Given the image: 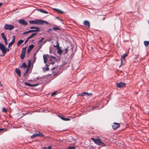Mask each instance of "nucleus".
Returning a JSON list of instances; mask_svg holds the SVG:
<instances>
[{
  "mask_svg": "<svg viewBox=\"0 0 149 149\" xmlns=\"http://www.w3.org/2000/svg\"><path fill=\"white\" fill-rule=\"evenodd\" d=\"M26 51V48H24L22 51V53L25 54Z\"/></svg>",
  "mask_w": 149,
  "mask_h": 149,
  "instance_id": "72a5a7b5",
  "label": "nucleus"
},
{
  "mask_svg": "<svg viewBox=\"0 0 149 149\" xmlns=\"http://www.w3.org/2000/svg\"><path fill=\"white\" fill-rule=\"evenodd\" d=\"M53 29L55 30H59V28L57 27H54L53 28Z\"/></svg>",
  "mask_w": 149,
  "mask_h": 149,
  "instance_id": "c9c22d12",
  "label": "nucleus"
},
{
  "mask_svg": "<svg viewBox=\"0 0 149 149\" xmlns=\"http://www.w3.org/2000/svg\"><path fill=\"white\" fill-rule=\"evenodd\" d=\"M27 41H25V43Z\"/></svg>",
  "mask_w": 149,
  "mask_h": 149,
  "instance_id": "4d7b16f0",
  "label": "nucleus"
},
{
  "mask_svg": "<svg viewBox=\"0 0 149 149\" xmlns=\"http://www.w3.org/2000/svg\"><path fill=\"white\" fill-rule=\"evenodd\" d=\"M34 47V45H31L29 46V48L31 50V49L33 48Z\"/></svg>",
  "mask_w": 149,
  "mask_h": 149,
  "instance_id": "7c9ffc66",
  "label": "nucleus"
},
{
  "mask_svg": "<svg viewBox=\"0 0 149 149\" xmlns=\"http://www.w3.org/2000/svg\"><path fill=\"white\" fill-rule=\"evenodd\" d=\"M4 129H3V128H0V132L2 131L3 130H4Z\"/></svg>",
  "mask_w": 149,
  "mask_h": 149,
  "instance_id": "de8ad7c7",
  "label": "nucleus"
},
{
  "mask_svg": "<svg viewBox=\"0 0 149 149\" xmlns=\"http://www.w3.org/2000/svg\"><path fill=\"white\" fill-rule=\"evenodd\" d=\"M57 49V52L58 54H61L62 53V50L61 49V48L60 47L58 48Z\"/></svg>",
  "mask_w": 149,
  "mask_h": 149,
  "instance_id": "6ab92c4d",
  "label": "nucleus"
},
{
  "mask_svg": "<svg viewBox=\"0 0 149 149\" xmlns=\"http://www.w3.org/2000/svg\"><path fill=\"white\" fill-rule=\"evenodd\" d=\"M45 44V43H43V44Z\"/></svg>",
  "mask_w": 149,
  "mask_h": 149,
  "instance_id": "680f3d73",
  "label": "nucleus"
},
{
  "mask_svg": "<svg viewBox=\"0 0 149 149\" xmlns=\"http://www.w3.org/2000/svg\"><path fill=\"white\" fill-rule=\"evenodd\" d=\"M84 24L86 26H88V28L90 27V24L89 21L87 20L85 21L84 22Z\"/></svg>",
  "mask_w": 149,
  "mask_h": 149,
  "instance_id": "9b49d317",
  "label": "nucleus"
},
{
  "mask_svg": "<svg viewBox=\"0 0 149 149\" xmlns=\"http://www.w3.org/2000/svg\"><path fill=\"white\" fill-rule=\"evenodd\" d=\"M59 19L61 21H62V20L61 19L59 18Z\"/></svg>",
  "mask_w": 149,
  "mask_h": 149,
  "instance_id": "5fc2aeb1",
  "label": "nucleus"
},
{
  "mask_svg": "<svg viewBox=\"0 0 149 149\" xmlns=\"http://www.w3.org/2000/svg\"><path fill=\"white\" fill-rule=\"evenodd\" d=\"M91 139L93 140L95 144L97 145L101 146L103 147H104L106 146L105 144L102 142L99 138L95 139L92 138H91Z\"/></svg>",
  "mask_w": 149,
  "mask_h": 149,
  "instance_id": "f03ea898",
  "label": "nucleus"
},
{
  "mask_svg": "<svg viewBox=\"0 0 149 149\" xmlns=\"http://www.w3.org/2000/svg\"><path fill=\"white\" fill-rule=\"evenodd\" d=\"M43 45V44H42V45H41V46H42Z\"/></svg>",
  "mask_w": 149,
  "mask_h": 149,
  "instance_id": "13d9d810",
  "label": "nucleus"
},
{
  "mask_svg": "<svg viewBox=\"0 0 149 149\" xmlns=\"http://www.w3.org/2000/svg\"><path fill=\"white\" fill-rule=\"evenodd\" d=\"M24 42V41L22 40H20L19 41L18 43H17V45L18 46H19V45H21Z\"/></svg>",
  "mask_w": 149,
  "mask_h": 149,
  "instance_id": "5701e85b",
  "label": "nucleus"
},
{
  "mask_svg": "<svg viewBox=\"0 0 149 149\" xmlns=\"http://www.w3.org/2000/svg\"><path fill=\"white\" fill-rule=\"evenodd\" d=\"M44 38H42L38 42V44L39 45L44 40Z\"/></svg>",
  "mask_w": 149,
  "mask_h": 149,
  "instance_id": "cd10ccee",
  "label": "nucleus"
},
{
  "mask_svg": "<svg viewBox=\"0 0 149 149\" xmlns=\"http://www.w3.org/2000/svg\"><path fill=\"white\" fill-rule=\"evenodd\" d=\"M4 40L5 41V45H7V39L5 40Z\"/></svg>",
  "mask_w": 149,
  "mask_h": 149,
  "instance_id": "c03bdc74",
  "label": "nucleus"
},
{
  "mask_svg": "<svg viewBox=\"0 0 149 149\" xmlns=\"http://www.w3.org/2000/svg\"><path fill=\"white\" fill-rule=\"evenodd\" d=\"M30 24H36L38 25H41L45 23L48 24V22L42 20L36 19L34 20H31L29 21Z\"/></svg>",
  "mask_w": 149,
  "mask_h": 149,
  "instance_id": "f257e3e1",
  "label": "nucleus"
},
{
  "mask_svg": "<svg viewBox=\"0 0 149 149\" xmlns=\"http://www.w3.org/2000/svg\"><path fill=\"white\" fill-rule=\"evenodd\" d=\"M48 32H49V31H52V30L51 29H49L48 30Z\"/></svg>",
  "mask_w": 149,
  "mask_h": 149,
  "instance_id": "8fccbe9b",
  "label": "nucleus"
},
{
  "mask_svg": "<svg viewBox=\"0 0 149 149\" xmlns=\"http://www.w3.org/2000/svg\"><path fill=\"white\" fill-rule=\"evenodd\" d=\"M38 136V131L36 132L33 135L31 136V139H33Z\"/></svg>",
  "mask_w": 149,
  "mask_h": 149,
  "instance_id": "ddd939ff",
  "label": "nucleus"
},
{
  "mask_svg": "<svg viewBox=\"0 0 149 149\" xmlns=\"http://www.w3.org/2000/svg\"><path fill=\"white\" fill-rule=\"evenodd\" d=\"M15 72L17 75L19 77L21 75V72L20 70L18 69H15Z\"/></svg>",
  "mask_w": 149,
  "mask_h": 149,
  "instance_id": "dca6fc26",
  "label": "nucleus"
},
{
  "mask_svg": "<svg viewBox=\"0 0 149 149\" xmlns=\"http://www.w3.org/2000/svg\"><path fill=\"white\" fill-rule=\"evenodd\" d=\"M121 65L119 66V67H121Z\"/></svg>",
  "mask_w": 149,
  "mask_h": 149,
  "instance_id": "6e6d98bb",
  "label": "nucleus"
},
{
  "mask_svg": "<svg viewBox=\"0 0 149 149\" xmlns=\"http://www.w3.org/2000/svg\"><path fill=\"white\" fill-rule=\"evenodd\" d=\"M70 120V119H69V118H64V120H65V121H68V120Z\"/></svg>",
  "mask_w": 149,
  "mask_h": 149,
  "instance_id": "f704fd0d",
  "label": "nucleus"
},
{
  "mask_svg": "<svg viewBox=\"0 0 149 149\" xmlns=\"http://www.w3.org/2000/svg\"><path fill=\"white\" fill-rule=\"evenodd\" d=\"M18 22L23 25H26L27 24V23L24 20L22 19H20L19 20Z\"/></svg>",
  "mask_w": 149,
  "mask_h": 149,
  "instance_id": "6e6552de",
  "label": "nucleus"
},
{
  "mask_svg": "<svg viewBox=\"0 0 149 149\" xmlns=\"http://www.w3.org/2000/svg\"><path fill=\"white\" fill-rule=\"evenodd\" d=\"M0 49L3 54L2 56H4L6 53V49L3 45L2 43H0Z\"/></svg>",
  "mask_w": 149,
  "mask_h": 149,
  "instance_id": "20e7f679",
  "label": "nucleus"
},
{
  "mask_svg": "<svg viewBox=\"0 0 149 149\" xmlns=\"http://www.w3.org/2000/svg\"><path fill=\"white\" fill-rule=\"evenodd\" d=\"M35 30L33 29V30Z\"/></svg>",
  "mask_w": 149,
  "mask_h": 149,
  "instance_id": "bf43d9fd",
  "label": "nucleus"
},
{
  "mask_svg": "<svg viewBox=\"0 0 149 149\" xmlns=\"http://www.w3.org/2000/svg\"><path fill=\"white\" fill-rule=\"evenodd\" d=\"M21 67H23L24 68H26V65L25 63H22L21 65Z\"/></svg>",
  "mask_w": 149,
  "mask_h": 149,
  "instance_id": "2f4dec72",
  "label": "nucleus"
},
{
  "mask_svg": "<svg viewBox=\"0 0 149 149\" xmlns=\"http://www.w3.org/2000/svg\"><path fill=\"white\" fill-rule=\"evenodd\" d=\"M45 44V43H43V44Z\"/></svg>",
  "mask_w": 149,
  "mask_h": 149,
  "instance_id": "052dcab7",
  "label": "nucleus"
},
{
  "mask_svg": "<svg viewBox=\"0 0 149 149\" xmlns=\"http://www.w3.org/2000/svg\"><path fill=\"white\" fill-rule=\"evenodd\" d=\"M15 36H14L13 37V38L12 39V40L11 41V42H10L9 43V44L8 45V47L9 48L10 47L12 46V45L14 43L15 41Z\"/></svg>",
  "mask_w": 149,
  "mask_h": 149,
  "instance_id": "1a4fd4ad",
  "label": "nucleus"
},
{
  "mask_svg": "<svg viewBox=\"0 0 149 149\" xmlns=\"http://www.w3.org/2000/svg\"><path fill=\"white\" fill-rule=\"evenodd\" d=\"M3 4V3H0V6H1Z\"/></svg>",
  "mask_w": 149,
  "mask_h": 149,
  "instance_id": "603ef678",
  "label": "nucleus"
},
{
  "mask_svg": "<svg viewBox=\"0 0 149 149\" xmlns=\"http://www.w3.org/2000/svg\"><path fill=\"white\" fill-rule=\"evenodd\" d=\"M47 148L46 147H45L43 148V149H46Z\"/></svg>",
  "mask_w": 149,
  "mask_h": 149,
  "instance_id": "864d4df0",
  "label": "nucleus"
},
{
  "mask_svg": "<svg viewBox=\"0 0 149 149\" xmlns=\"http://www.w3.org/2000/svg\"><path fill=\"white\" fill-rule=\"evenodd\" d=\"M88 96H90L91 95H92L91 93H88V94H87Z\"/></svg>",
  "mask_w": 149,
  "mask_h": 149,
  "instance_id": "3c124183",
  "label": "nucleus"
},
{
  "mask_svg": "<svg viewBox=\"0 0 149 149\" xmlns=\"http://www.w3.org/2000/svg\"><path fill=\"white\" fill-rule=\"evenodd\" d=\"M25 56V54L22 53L20 55V57L21 59H23Z\"/></svg>",
  "mask_w": 149,
  "mask_h": 149,
  "instance_id": "393cba45",
  "label": "nucleus"
},
{
  "mask_svg": "<svg viewBox=\"0 0 149 149\" xmlns=\"http://www.w3.org/2000/svg\"><path fill=\"white\" fill-rule=\"evenodd\" d=\"M3 111L4 112H6L7 111L6 109L5 108H3Z\"/></svg>",
  "mask_w": 149,
  "mask_h": 149,
  "instance_id": "4c0bfd02",
  "label": "nucleus"
},
{
  "mask_svg": "<svg viewBox=\"0 0 149 149\" xmlns=\"http://www.w3.org/2000/svg\"><path fill=\"white\" fill-rule=\"evenodd\" d=\"M37 33H33L26 40V41H27L29 39L31 38L34 36H36L37 35Z\"/></svg>",
  "mask_w": 149,
  "mask_h": 149,
  "instance_id": "2eb2a0df",
  "label": "nucleus"
},
{
  "mask_svg": "<svg viewBox=\"0 0 149 149\" xmlns=\"http://www.w3.org/2000/svg\"><path fill=\"white\" fill-rule=\"evenodd\" d=\"M53 9L57 12H58L61 14H63L64 13V12L61 10L56 8H54Z\"/></svg>",
  "mask_w": 149,
  "mask_h": 149,
  "instance_id": "4468645a",
  "label": "nucleus"
},
{
  "mask_svg": "<svg viewBox=\"0 0 149 149\" xmlns=\"http://www.w3.org/2000/svg\"><path fill=\"white\" fill-rule=\"evenodd\" d=\"M144 45L146 47L149 44V41H144Z\"/></svg>",
  "mask_w": 149,
  "mask_h": 149,
  "instance_id": "bb28decb",
  "label": "nucleus"
},
{
  "mask_svg": "<svg viewBox=\"0 0 149 149\" xmlns=\"http://www.w3.org/2000/svg\"><path fill=\"white\" fill-rule=\"evenodd\" d=\"M125 59L124 57H122L121 59V64H123V62L125 61Z\"/></svg>",
  "mask_w": 149,
  "mask_h": 149,
  "instance_id": "a878e982",
  "label": "nucleus"
},
{
  "mask_svg": "<svg viewBox=\"0 0 149 149\" xmlns=\"http://www.w3.org/2000/svg\"><path fill=\"white\" fill-rule=\"evenodd\" d=\"M148 23H149V21H148Z\"/></svg>",
  "mask_w": 149,
  "mask_h": 149,
  "instance_id": "e2e57ef3",
  "label": "nucleus"
},
{
  "mask_svg": "<svg viewBox=\"0 0 149 149\" xmlns=\"http://www.w3.org/2000/svg\"><path fill=\"white\" fill-rule=\"evenodd\" d=\"M84 95L83 93H80L78 95V96H83Z\"/></svg>",
  "mask_w": 149,
  "mask_h": 149,
  "instance_id": "ea45409f",
  "label": "nucleus"
},
{
  "mask_svg": "<svg viewBox=\"0 0 149 149\" xmlns=\"http://www.w3.org/2000/svg\"><path fill=\"white\" fill-rule=\"evenodd\" d=\"M24 84L25 85L30 86H37L38 85V84H30L26 82H25Z\"/></svg>",
  "mask_w": 149,
  "mask_h": 149,
  "instance_id": "f8f14e48",
  "label": "nucleus"
},
{
  "mask_svg": "<svg viewBox=\"0 0 149 149\" xmlns=\"http://www.w3.org/2000/svg\"><path fill=\"white\" fill-rule=\"evenodd\" d=\"M65 53H67L68 51V47L65 49Z\"/></svg>",
  "mask_w": 149,
  "mask_h": 149,
  "instance_id": "a18cd8bd",
  "label": "nucleus"
},
{
  "mask_svg": "<svg viewBox=\"0 0 149 149\" xmlns=\"http://www.w3.org/2000/svg\"><path fill=\"white\" fill-rule=\"evenodd\" d=\"M126 84L122 82L117 83L116 84V86L118 88H121L124 87H125Z\"/></svg>",
  "mask_w": 149,
  "mask_h": 149,
  "instance_id": "423d86ee",
  "label": "nucleus"
},
{
  "mask_svg": "<svg viewBox=\"0 0 149 149\" xmlns=\"http://www.w3.org/2000/svg\"><path fill=\"white\" fill-rule=\"evenodd\" d=\"M59 117L62 120H64V118L62 116H59Z\"/></svg>",
  "mask_w": 149,
  "mask_h": 149,
  "instance_id": "79ce46f5",
  "label": "nucleus"
},
{
  "mask_svg": "<svg viewBox=\"0 0 149 149\" xmlns=\"http://www.w3.org/2000/svg\"><path fill=\"white\" fill-rule=\"evenodd\" d=\"M31 51V49H28L27 50V53L29 54V53Z\"/></svg>",
  "mask_w": 149,
  "mask_h": 149,
  "instance_id": "58836bf2",
  "label": "nucleus"
},
{
  "mask_svg": "<svg viewBox=\"0 0 149 149\" xmlns=\"http://www.w3.org/2000/svg\"><path fill=\"white\" fill-rule=\"evenodd\" d=\"M127 56V55L124 54L122 56V57H124V58L125 59V57Z\"/></svg>",
  "mask_w": 149,
  "mask_h": 149,
  "instance_id": "e433bc0d",
  "label": "nucleus"
},
{
  "mask_svg": "<svg viewBox=\"0 0 149 149\" xmlns=\"http://www.w3.org/2000/svg\"><path fill=\"white\" fill-rule=\"evenodd\" d=\"M56 59V58L52 56H50V58H49V60L50 61L52 62L51 63H53V61H54Z\"/></svg>",
  "mask_w": 149,
  "mask_h": 149,
  "instance_id": "9d476101",
  "label": "nucleus"
},
{
  "mask_svg": "<svg viewBox=\"0 0 149 149\" xmlns=\"http://www.w3.org/2000/svg\"><path fill=\"white\" fill-rule=\"evenodd\" d=\"M38 11H40V12L43 13H45V14H48V12L47 11H46L43 10L38 9Z\"/></svg>",
  "mask_w": 149,
  "mask_h": 149,
  "instance_id": "a211bd4d",
  "label": "nucleus"
},
{
  "mask_svg": "<svg viewBox=\"0 0 149 149\" xmlns=\"http://www.w3.org/2000/svg\"><path fill=\"white\" fill-rule=\"evenodd\" d=\"M1 36L3 40H4L6 39V38L4 34V33H1Z\"/></svg>",
  "mask_w": 149,
  "mask_h": 149,
  "instance_id": "b1692460",
  "label": "nucleus"
},
{
  "mask_svg": "<svg viewBox=\"0 0 149 149\" xmlns=\"http://www.w3.org/2000/svg\"><path fill=\"white\" fill-rule=\"evenodd\" d=\"M84 95H85L88 94V93L87 92H84L83 93Z\"/></svg>",
  "mask_w": 149,
  "mask_h": 149,
  "instance_id": "a19ab883",
  "label": "nucleus"
},
{
  "mask_svg": "<svg viewBox=\"0 0 149 149\" xmlns=\"http://www.w3.org/2000/svg\"><path fill=\"white\" fill-rule=\"evenodd\" d=\"M46 65H47V67L45 68H43L44 71H48L49 69V68H48V65L47 64H46Z\"/></svg>",
  "mask_w": 149,
  "mask_h": 149,
  "instance_id": "c85d7f7f",
  "label": "nucleus"
},
{
  "mask_svg": "<svg viewBox=\"0 0 149 149\" xmlns=\"http://www.w3.org/2000/svg\"><path fill=\"white\" fill-rule=\"evenodd\" d=\"M14 28V26L12 25L6 24L4 25V29L6 30H11Z\"/></svg>",
  "mask_w": 149,
  "mask_h": 149,
  "instance_id": "7ed1b4c3",
  "label": "nucleus"
},
{
  "mask_svg": "<svg viewBox=\"0 0 149 149\" xmlns=\"http://www.w3.org/2000/svg\"><path fill=\"white\" fill-rule=\"evenodd\" d=\"M36 30H29V31H28L24 32L23 33V34H26L28 33H31V32H36Z\"/></svg>",
  "mask_w": 149,
  "mask_h": 149,
  "instance_id": "4be33fe9",
  "label": "nucleus"
},
{
  "mask_svg": "<svg viewBox=\"0 0 149 149\" xmlns=\"http://www.w3.org/2000/svg\"><path fill=\"white\" fill-rule=\"evenodd\" d=\"M9 49H6V52H9Z\"/></svg>",
  "mask_w": 149,
  "mask_h": 149,
  "instance_id": "09e8293b",
  "label": "nucleus"
},
{
  "mask_svg": "<svg viewBox=\"0 0 149 149\" xmlns=\"http://www.w3.org/2000/svg\"><path fill=\"white\" fill-rule=\"evenodd\" d=\"M120 126V124L118 123H114L113 125H112V127L114 130H116Z\"/></svg>",
  "mask_w": 149,
  "mask_h": 149,
  "instance_id": "0eeeda50",
  "label": "nucleus"
},
{
  "mask_svg": "<svg viewBox=\"0 0 149 149\" xmlns=\"http://www.w3.org/2000/svg\"><path fill=\"white\" fill-rule=\"evenodd\" d=\"M30 62H31V61H29V64L27 66V70L26 71V72H25L26 74L29 71V68H30Z\"/></svg>",
  "mask_w": 149,
  "mask_h": 149,
  "instance_id": "f3484780",
  "label": "nucleus"
},
{
  "mask_svg": "<svg viewBox=\"0 0 149 149\" xmlns=\"http://www.w3.org/2000/svg\"><path fill=\"white\" fill-rule=\"evenodd\" d=\"M30 29H36V30H36V31H40L39 30V28L38 27H31L30 28Z\"/></svg>",
  "mask_w": 149,
  "mask_h": 149,
  "instance_id": "aec40b11",
  "label": "nucleus"
},
{
  "mask_svg": "<svg viewBox=\"0 0 149 149\" xmlns=\"http://www.w3.org/2000/svg\"><path fill=\"white\" fill-rule=\"evenodd\" d=\"M43 58L44 63L46 64L47 62V59H49V58H50V56L47 54H45L43 55Z\"/></svg>",
  "mask_w": 149,
  "mask_h": 149,
  "instance_id": "39448f33",
  "label": "nucleus"
},
{
  "mask_svg": "<svg viewBox=\"0 0 149 149\" xmlns=\"http://www.w3.org/2000/svg\"><path fill=\"white\" fill-rule=\"evenodd\" d=\"M38 136H41V137H43L44 136V135L43 134H42L40 133L39 131H38Z\"/></svg>",
  "mask_w": 149,
  "mask_h": 149,
  "instance_id": "c756f323",
  "label": "nucleus"
},
{
  "mask_svg": "<svg viewBox=\"0 0 149 149\" xmlns=\"http://www.w3.org/2000/svg\"><path fill=\"white\" fill-rule=\"evenodd\" d=\"M59 117L62 120H64V118L62 116H59Z\"/></svg>",
  "mask_w": 149,
  "mask_h": 149,
  "instance_id": "37998d69",
  "label": "nucleus"
},
{
  "mask_svg": "<svg viewBox=\"0 0 149 149\" xmlns=\"http://www.w3.org/2000/svg\"><path fill=\"white\" fill-rule=\"evenodd\" d=\"M56 44H57L56 45H54L53 46H54V47H55L56 48V49H57L58 48H60V47H59V43L58 42V41H56Z\"/></svg>",
  "mask_w": 149,
  "mask_h": 149,
  "instance_id": "412c9836",
  "label": "nucleus"
},
{
  "mask_svg": "<svg viewBox=\"0 0 149 149\" xmlns=\"http://www.w3.org/2000/svg\"><path fill=\"white\" fill-rule=\"evenodd\" d=\"M47 148L48 149H51L52 148V147L51 146H49Z\"/></svg>",
  "mask_w": 149,
  "mask_h": 149,
  "instance_id": "49530a36",
  "label": "nucleus"
},
{
  "mask_svg": "<svg viewBox=\"0 0 149 149\" xmlns=\"http://www.w3.org/2000/svg\"><path fill=\"white\" fill-rule=\"evenodd\" d=\"M57 93V92L56 91H55L54 92L52 93L51 94V96H53L55 95H56Z\"/></svg>",
  "mask_w": 149,
  "mask_h": 149,
  "instance_id": "473e14b6",
  "label": "nucleus"
}]
</instances>
